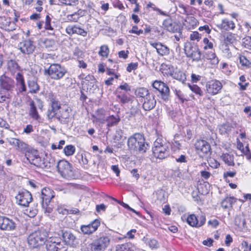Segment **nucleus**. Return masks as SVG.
<instances>
[{"label": "nucleus", "instance_id": "1", "mask_svg": "<svg viewBox=\"0 0 251 251\" xmlns=\"http://www.w3.org/2000/svg\"><path fill=\"white\" fill-rule=\"evenodd\" d=\"M0 102L9 100L12 96L14 88V81L11 78L2 75L0 77Z\"/></svg>", "mask_w": 251, "mask_h": 251}, {"label": "nucleus", "instance_id": "2", "mask_svg": "<svg viewBox=\"0 0 251 251\" xmlns=\"http://www.w3.org/2000/svg\"><path fill=\"white\" fill-rule=\"evenodd\" d=\"M152 152L157 158L163 159L167 158L170 154L169 143L162 138H157L154 142Z\"/></svg>", "mask_w": 251, "mask_h": 251}, {"label": "nucleus", "instance_id": "3", "mask_svg": "<svg viewBox=\"0 0 251 251\" xmlns=\"http://www.w3.org/2000/svg\"><path fill=\"white\" fill-rule=\"evenodd\" d=\"M127 145L131 150L142 153L145 152L148 147L144 136L140 133H135L130 136L128 139Z\"/></svg>", "mask_w": 251, "mask_h": 251}, {"label": "nucleus", "instance_id": "4", "mask_svg": "<svg viewBox=\"0 0 251 251\" xmlns=\"http://www.w3.org/2000/svg\"><path fill=\"white\" fill-rule=\"evenodd\" d=\"M55 196L54 192L49 188H44L41 191L42 206L45 213L50 214L52 211V208L50 206V201Z\"/></svg>", "mask_w": 251, "mask_h": 251}, {"label": "nucleus", "instance_id": "5", "mask_svg": "<svg viewBox=\"0 0 251 251\" xmlns=\"http://www.w3.org/2000/svg\"><path fill=\"white\" fill-rule=\"evenodd\" d=\"M64 67L59 64H52L48 69H45L44 74L48 75L51 79L58 80L62 78L66 74Z\"/></svg>", "mask_w": 251, "mask_h": 251}, {"label": "nucleus", "instance_id": "6", "mask_svg": "<svg viewBox=\"0 0 251 251\" xmlns=\"http://www.w3.org/2000/svg\"><path fill=\"white\" fill-rule=\"evenodd\" d=\"M46 240V233L38 230L31 233L28 236L27 242L31 248H36L43 245Z\"/></svg>", "mask_w": 251, "mask_h": 251}, {"label": "nucleus", "instance_id": "7", "mask_svg": "<svg viewBox=\"0 0 251 251\" xmlns=\"http://www.w3.org/2000/svg\"><path fill=\"white\" fill-rule=\"evenodd\" d=\"M57 168L59 173L64 178L70 179L74 178L75 176L71 164L66 160L59 161Z\"/></svg>", "mask_w": 251, "mask_h": 251}, {"label": "nucleus", "instance_id": "8", "mask_svg": "<svg viewBox=\"0 0 251 251\" xmlns=\"http://www.w3.org/2000/svg\"><path fill=\"white\" fill-rule=\"evenodd\" d=\"M110 238L109 236H103L94 240L90 244L91 251H104L109 245Z\"/></svg>", "mask_w": 251, "mask_h": 251}, {"label": "nucleus", "instance_id": "9", "mask_svg": "<svg viewBox=\"0 0 251 251\" xmlns=\"http://www.w3.org/2000/svg\"><path fill=\"white\" fill-rule=\"evenodd\" d=\"M184 50L186 56L191 58L193 61L199 62L201 60V52L197 45L186 43Z\"/></svg>", "mask_w": 251, "mask_h": 251}, {"label": "nucleus", "instance_id": "10", "mask_svg": "<svg viewBox=\"0 0 251 251\" xmlns=\"http://www.w3.org/2000/svg\"><path fill=\"white\" fill-rule=\"evenodd\" d=\"M47 251H66L67 249L60 242L58 237H50L46 240Z\"/></svg>", "mask_w": 251, "mask_h": 251}, {"label": "nucleus", "instance_id": "11", "mask_svg": "<svg viewBox=\"0 0 251 251\" xmlns=\"http://www.w3.org/2000/svg\"><path fill=\"white\" fill-rule=\"evenodd\" d=\"M29 115L34 120H39L40 119V116L37 111V108L41 111L43 110V102L39 99H36L35 100H31L29 104Z\"/></svg>", "mask_w": 251, "mask_h": 251}, {"label": "nucleus", "instance_id": "12", "mask_svg": "<svg viewBox=\"0 0 251 251\" xmlns=\"http://www.w3.org/2000/svg\"><path fill=\"white\" fill-rule=\"evenodd\" d=\"M152 87L159 91L163 100H169L170 89L166 84L161 81L155 80L152 83Z\"/></svg>", "mask_w": 251, "mask_h": 251}, {"label": "nucleus", "instance_id": "13", "mask_svg": "<svg viewBox=\"0 0 251 251\" xmlns=\"http://www.w3.org/2000/svg\"><path fill=\"white\" fill-rule=\"evenodd\" d=\"M206 91L211 95H215L218 94L223 87L220 81L217 80H211L206 82Z\"/></svg>", "mask_w": 251, "mask_h": 251}, {"label": "nucleus", "instance_id": "14", "mask_svg": "<svg viewBox=\"0 0 251 251\" xmlns=\"http://www.w3.org/2000/svg\"><path fill=\"white\" fill-rule=\"evenodd\" d=\"M16 199L19 205L26 207L32 201V197L31 193L27 190L19 192L16 196Z\"/></svg>", "mask_w": 251, "mask_h": 251}, {"label": "nucleus", "instance_id": "15", "mask_svg": "<svg viewBox=\"0 0 251 251\" xmlns=\"http://www.w3.org/2000/svg\"><path fill=\"white\" fill-rule=\"evenodd\" d=\"M50 102V107L47 112V118L50 122L53 118L57 117V111L61 108V104L58 100L52 98Z\"/></svg>", "mask_w": 251, "mask_h": 251}, {"label": "nucleus", "instance_id": "16", "mask_svg": "<svg viewBox=\"0 0 251 251\" xmlns=\"http://www.w3.org/2000/svg\"><path fill=\"white\" fill-rule=\"evenodd\" d=\"M16 224L12 220L6 217L0 216V229L3 230H15Z\"/></svg>", "mask_w": 251, "mask_h": 251}, {"label": "nucleus", "instance_id": "17", "mask_svg": "<svg viewBox=\"0 0 251 251\" xmlns=\"http://www.w3.org/2000/svg\"><path fill=\"white\" fill-rule=\"evenodd\" d=\"M19 48L23 53L29 54L34 52L35 46L30 40H25L19 44Z\"/></svg>", "mask_w": 251, "mask_h": 251}, {"label": "nucleus", "instance_id": "18", "mask_svg": "<svg viewBox=\"0 0 251 251\" xmlns=\"http://www.w3.org/2000/svg\"><path fill=\"white\" fill-rule=\"evenodd\" d=\"M205 217L203 215L198 218L195 214H191L187 219V222L192 226L200 227L205 223Z\"/></svg>", "mask_w": 251, "mask_h": 251}, {"label": "nucleus", "instance_id": "19", "mask_svg": "<svg viewBox=\"0 0 251 251\" xmlns=\"http://www.w3.org/2000/svg\"><path fill=\"white\" fill-rule=\"evenodd\" d=\"M62 238L66 244L72 247H75L78 244V240L75 236L70 231L62 232Z\"/></svg>", "mask_w": 251, "mask_h": 251}, {"label": "nucleus", "instance_id": "20", "mask_svg": "<svg viewBox=\"0 0 251 251\" xmlns=\"http://www.w3.org/2000/svg\"><path fill=\"white\" fill-rule=\"evenodd\" d=\"M195 149L198 153H207L210 150V146L205 140H198L195 144Z\"/></svg>", "mask_w": 251, "mask_h": 251}, {"label": "nucleus", "instance_id": "21", "mask_svg": "<svg viewBox=\"0 0 251 251\" xmlns=\"http://www.w3.org/2000/svg\"><path fill=\"white\" fill-rule=\"evenodd\" d=\"M217 26L221 30L228 31L234 29L235 24L233 21L226 18L222 20L221 23L217 24Z\"/></svg>", "mask_w": 251, "mask_h": 251}, {"label": "nucleus", "instance_id": "22", "mask_svg": "<svg viewBox=\"0 0 251 251\" xmlns=\"http://www.w3.org/2000/svg\"><path fill=\"white\" fill-rule=\"evenodd\" d=\"M97 120L102 124L107 122V126L111 127L116 125L120 121V119L118 117H115L113 115L107 117L105 119L99 117L97 118Z\"/></svg>", "mask_w": 251, "mask_h": 251}, {"label": "nucleus", "instance_id": "23", "mask_svg": "<svg viewBox=\"0 0 251 251\" xmlns=\"http://www.w3.org/2000/svg\"><path fill=\"white\" fill-rule=\"evenodd\" d=\"M66 32L70 35H72L74 34H77L83 37H85L87 34V32L86 31L75 25L68 26L66 28Z\"/></svg>", "mask_w": 251, "mask_h": 251}, {"label": "nucleus", "instance_id": "24", "mask_svg": "<svg viewBox=\"0 0 251 251\" xmlns=\"http://www.w3.org/2000/svg\"><path fill=\"white\" fill-rule=\"evenodd\" d=\"M156 104V100L153 95H148L144 99L143 108L146 111H149L153 109Z\"/></svg>", "mask_w": 251, "mask_h": 251}, {"label": "nucleus", "instance_id": "25", "mask_svg": "<svg viewBox=\"0 0 251 251\" xmlns=\"http://www.w3.org/2000/svg\"><path fill=\"white\" fill-rule=\"evenodd\" d=\"M150 45L156 50L157 53L161 56L168 55L170 53L169 48L161 43L151 42Z\"/></svg>", "mask_w": 251, "mask_h": 251}, {"label": "nucleus", "instance_id": "26", "mask_svg": "<svg viewBox=\"0 0 251 251\" xmlns=\"http://www.w3.org/2000/svg\"><path fill=\"white\" fill-rule=\"evenodd\" d=\"M170 70L173 71L170 73V75L174 79L178 80L182 83H184L186 80V76L185 74L179 69L177 68H172Z\"/></svg>", "mask_w": 251, "mask_h": 251}, {"label": "nucleus", "instance_id": "27", "mask_svg": "<svg viewBox=\"0 0 251 251\" xmlns=\"http://www.w3.org/2000/svg\"><path fill=\"white\" fill-rule=\"evenodd\" d=\"M198 23V21L195 17L188 15L183 22V25L188 29H191L195 28Z\"/></svg>", "mask_w": 251, "mask_h": 251}, {"label": "nucleus", "instance_id": "28", "mask_svg": "<svg viewBox=\"0 0 251 251\" xmlns=\"http://www.w3.org/2000/svg\"><path fill=\"white\" fill-rule=\"evenodd\" d=\"M163 25L165 28L170 32H175L179 30L178 25L171 20H165Z\"/></svg>", "mask_w": 251, "mask_h": 251}, {"label": "nucleus", "instance_id": "29", "mask_svg": "<svg viewBox=\"0 0 251 251\" xmlns=\"http://www.w3.org/2000/svg\"><path fill=\"white\" fill-rule=\"evenodd\" d=\"M84 11L80 9L76 12L68 15L66 16V19L68 22H77L80 17L84 16Z\"/></svg>", "mask_w": 251, "mask_h": 251}, {"label": "nucleus", "instance_id": "30", "mask_svg": "<svg viewBox=\"0 0 251 251\" xmlns=\"http://www.w3.org/2000/svg\"><path fill=\"white\" fill-rule=\"evenodd\" d=\"M238 36L231 32H226L223 34L224 41L226 44H233L237 41Z\"/></svg>", "mask_w": 251, "mask_h": 251}, {"label": "nucleus", "instance_id": "31", "mask_svg": "<svg viewBox=\"0 0 251 251\" xmlns=\"http://www.w3.org/2000/svg\"><path fill=\"white\" fill-rule=\"evenodd\" d=\"M70 112L68 108L61 109L60 114L57 116L56 118L61 123H65L70 117Z\"/></svg>", "mask_w": 251, "mask_h": 251}, {"label": "nucleus", "instance_id": "32", "mask_svg": "<svg viewBox=\"0 0 251 251\" xmlns=\"http://www.w3.org/2000/svg\"><path fill=\"white\" fill-rule=\"evenodd\" d=\"M9 144L16 147L21 150H25L26 148L27 145L23 141L17 138H11L8 141Z\"/></svg>", "mask_w": 251, "mask_h": 251}, {"label": "nucleus", "instance_id": "33", "mask_svg": "<svg viewBox=\"0 0 251 251\" xmlns=\"http://www.w3.org/2000/svg\"><path fill=\"white\" fill-rule=\"evenodd\" d=\"M7 65L8 69L12 73H15L20 70V66L15 60L11 59L8 61Z\"/></svg>", "mask_w": 251, "mask_h": 251}, {"label": "nucleus", "instance_id": "34", "mask_svg": "<svg viewBox=\"0 0 251 251\" xmlns=\"http://www.w3.org/2000/svg\"><path fill=\"white\" fill-rule=\"evenodd\" d=\"M205 57L208 60H210V63L211 65L215 66L219 63V59L216 56L215 52L213 51L207 52L205 54Z\"/></svg>", "mask_w": 251, "mask_h": 251}, {"label": "nucleus", "instance_id": "35", "mask_svg": "<svg viewBox=\"0 0 251 251\" xmlns=\"http://www.w3.org/2000/svg\"><path fill=\"white\" fill-rule=\"evenodd\" d=\"M143 241L152 249H156L159 247V244L154 239L144 237Z\"/></svg>", "mask_w": 251, "mask_h": 251}, {"label": "nucleus", "instance_id": "36", "mask_svg": "<svg viewBox=\"0 0 251 251\" xmlns=\"http://www.w3.org/2000/svg\"><path fill=\"white\" fill-rule=\"evenodd\" d=\"M12 23L10 18H0V26L5 30H11V28H9V25H11Z\"/></svg>", "mask_w": 251, "mask_h": 251}, {"label": "nucleus", "instance_id": "37", "mask_svg": "<svg viewBox=\"0 0 251 251\" xmlns=\"http://www.w3.org/2000/svg\"><path fill=\"white\" fill-rule=\"evenodd\" d=\"M236 202V199L233 197H226L221 203L222 207L225 209L232 206L233 203Z\"/></svg>", "mask_w": 251, "mask_h": 251}, {"label": "nucleus", "instance_id": "38", "mask_svg": "<svg viewBox=\"0 0 251 251\" xmlns=\"http://www.w3.org/2000/svg\"><path fill=\"white\" fill-rule=\"evenodd\" d=\"M221 158L226 164L228 166H234V156L228 153H223Z\"/></svg>", "mask_w": 251, "mask_h": 251}, {"label": "nucleus", "instance_id": "39", "mask_svg": "<svg viewBox=\"0 0 251 251\" xmlns=\"http://www.w3.org/2000/svg\"><path fill=\"white\" fill-rule=\"evenodd\" d=\"M135 95L138 97L145 98L150 94L147 89L143 87L138 88L135 90Z\"/></svg>", "mask_w": 251, "mask_h": 251}, {"label": "nucleus", "instance_id": "40", "mask_svg": "<svg viewBox=\"0 0 251 251\" xmlns=\"http://www.w3.org/2000/svg\"><path fill=\"white\" fill-rule=\"evenodd\" d=\"M116 251H134V248L129 243L118 245L116 247Z\"/></svg>", "mask_w": 251, "mask_h": 251}, {"label": "nucleus", "instance_id": "41", "mask_svg": "<svg viewBox=\"0 0 251 251\" xmlns=\"http://www.w3.org/2000/svg\"><path fill=\"white\" fill-rule=\"evenodd\" d=\"M27 159L31 164L37 167L41 168L45 167L42 162L41 158L39 156H35L33 158H30V157H27Z\"/></svg>", "mask_w": 251, "mask_h": 251}, {"label": "nucleus", "instance_id": "42", "mask_svg": "<svg viewBox=\"0 0 251 251\" xmlns=\"http://www.w3.org/2000/svg\"><path fill=\"white\" fill-rule=\"evenodd\" d=\"M28 84L30 93H36L39 90V87L34 80H29Z\"/></svg>", "mask_w": 251, "mask_h": 251}, {"label": "nucleus", "instance_id": "43", "mask_svg": "<svg viewBox=\"0 0 251 251\" xmlns=\"http://www.w3.org/2000/svg\"><path fill=\"white\" fill-rule=\"evenodd\" d=\"M109 52V49L107 45H103L100 47L99 54L100 55L107 57Z\"/></svg>", "mask_w": 251, "mask_h": 251}, {"label": "nucleus", "instance_id": "44", "mask_svg": "<svg viewBox=\"0 0 251 251\" xmlns=\"http://www.w3.org/2000/svg\"><path fill=\"white\" fill-rule=\"evenodd\" d=\"M64 152L67 156L72 155L75 151V148L73 145H68L64 149Z\"/></svg>", "mask_w": 251, "mask_h": 251}, {"label": "nucleus", "instance_id": "45", "mask_svg": "<svg viewBox=\"0 0 251 251\" xmlns=\"http://www.w3.org/2000/svg\"><path fill=\"white\" fill-rule=\"evenodd\" d=\"M189 87L191 90L195 93L197 95H199L200 96L203 95V92L201 90V88L197 85H188Z\"/></svg>", "mask_w": 251, "mask_h": 251}, {"label": "nucleus", "instance_id": "46", "mask_svg": "<svg viewBox=\"0 0 251 251\" xmlns=\"http://www.w3.org/2000/svg\"><path fill=\"white\" fill-rule=\"evenodd\" d=\"M243 45L248 50H251V37L247 36L243 39Z\"/></svg>", "mask_w": 251, "mask_h": 251}, {"label": "nucleus", "instance_id": "47", "mask_svg": "<svg viewBox=\"0 0 251 251\" xmlns=\"http://www.w3.org/2000/svg\"><path fill=\"white\" fill-rule=\"evenodd\" d=\"M203 43L204 44L203 49L206 50L207 49H212L213 48V44L212 42H210L208 38H204L203 39Z\"/></svg>", "mask_w": 251, "mask_h": 251}, {"label": "nucleus", "instance_id": "48", "mask_svg": "<svg viewBox=\"0 0 251 251\" xmlns=\"http://www.w3.org/2000/svg\"><path fill=\"white\" fill-rule=\"evenodd\" d=\"M81 230L84 234H90L94 232L93 230H91L90 225L82 226H81Z\"/></svg>", "mask_w": 251, "mask_h": 251}, {"label": "nucleus", "instance_id": "49", "mask_svg": "<svg viewBox=\"0 0 251 251\" xmlns=\"http://www.w3.org/2000/svg\"><path fill=\"white\" fill-rule=\"evenodd\" d=\"M43 44L46 48H50L55 45V41L53 39H46L43 41Z\"/></svg>", "mask_w": 251, "mask_h": 251}, {"label": "nucleus", "instance_id": "50", "mask_svg": "<svg viewBox=\"0 0 251 251\" xmlns=\"http://www.w3.org/2000/svg\"><path fill=\"white\" fill-rule=\"evenodd\" d=\"M18 75L20 77V79L19 80V83L21 85V87L20 88V92H25L26 91V89L25 85V84L24 79L23 77H22V76L19 73H18Z\"/></svg>", "mask_w": 251, "mask_h": 251}, {"label": "nucleus", "instance_id": "51", "mask_svg": "<svg viewBox=\"0 0 251 251\" xmlns=\"http://www.w3.org/2000/svg\"><path fill=\"white\" fill-rule=\"evenodd\" d=\"M240 62L243 66L250 67L251 65V62L247 59L245 56L240 57Z\"/></svg>", "mask_w": 251, "mask_h": 251}, {"label": "nucleus", "instance_id": "52", "mask_svg": "<svg viewBox=\"0 0 251 251\" xmlns=\"http://www.w3.org/2000/svg\"><path fill=\"white\" fill-rule=\"evenodd\" d=\"M120 101L123 103H126L128 102L130 99L125 94L118 95L117 96Z\"/></svg>", "mask_w": 251, "mask_h": 251}, {"label": "nucleus", "instance_id": "53", "mask_svg": "<svg viewBox=\"0 0 251 251\" xmlns=\"http://www.w3.org/2000/svg\"><path fill=\"white\" fill-rule=\"evenodd\" d=\"M51 19L49 15H47L45 22V28L47 30H53L50 25Z\"/></svg>", "mask_w": 251, "mask_h": 251}, {"label": "nucleus", "instance_id": "54", "mask_svg": "<svg viewBox=\"0 0 251 251\" xmlns=\"http://www.w3.org/2000/svg\"><path fill=\"white\" fill-rule=\"evenodd\" d=\"M138 63H131L129 64L126 68V71L131 72L133 70H135L138 67Z\"/></svg>", "mask_w": 251, "mask_h": 251}, {"label": "nucleus", "instance_id": "55", "mask_svg": "<svg viewBox=\"0 0 251 251\" xmlns=\"http://www.w3.org/2000/svg\"><path fill=\"white\" fill-rule=\"evenodd\" d=\"M201 37V34L197 31H194L190 34V39L191 40L199 41Z\"/></svg>", "mask_w": 251, "mask_h": 251}, {"label": "nucleus", "instance_id": "56", "mask_svg": "<svg viewBox=\"0 0 251 251\" xmlns=\"http://www.w3.org/2000/svg\"><path fill=\"white\" fill-rule=\"evenodd\" d=\"M91 227V230L95 232L100 225V222L98 220H95L91 224H89Z\"/></svg>", "mask_w": 251, "mask_h": 251}, {"label": "nucleus", "instance_id": "57", "mask_svg": "<svg viewBox=\"0 0 251 251\" xmlns=\"http://www.w3.org/2000/svg\"><path fill=\"white\" fill-rule=\"evenodd\" d=\"M118 89L123 90L126 92L130 91L131 90L130 86L126 83H125L124 84L120 85L117 89ZM117 91H118V90H117Z\"/></svg>", "mask_w": 251, "mask_h": 251}, {"label": "nucleus", "instance_id": "58", "mask_svg": "<svg viewBox=\"0 0 251 251\" xmlns=\"http://www.w3.org/2000/svg\"><path fill=\"white\" fill-rule=\"evenodd\" d=\"M129 33H135L138 35H139L143 33V31L141 29L138 30L137 26L135 25L132 27V29L129 30Z\"/></svg>", "mask_w": 251, "mask_h": 251}, {"label": "nucleus", "instance_id": "59", "mask_svg": "<svg viewBox=\"0 0 251 251\" xmlns=\"http://www.w3.org/2000/svg\"><path fill=\"white\" fill-rule=\"evenodd\" d=\"M136 232V230L135 229H132L127 232L126 233V236H125L126 238H127L129 239H133L134 237V233H135Z\"/></svg>", "mask_w": 251, "mask_h": 251}, {"label": "nucleus", "instance_id": "60", "mask_svg": "<svg viewBox=\"0 0 251 251\" xmlns=\"http://www.w3.org/2000/svg\"><path fill=\"white\" fill-rule=\"evenodd\" d=\"M33 131V126L31 125H27L24 129V132L26 134H29Z\"/></svg>", "mask_w": 251, "mask_h": 251}, {"label": "nucleus", "instance_id": "61", "mask_svg": "<svg viewBox=\"0 0 251 251\" xmlns=\"http://www.w3.org/2000/svg\"><path fill=\"white\" fill-rule=\"evenodd\" d=\"M128 51L127 50L126 51H125V50L120 51L119 52V56L120 58L126 59L128 57Z\"/></svg>", "mask_w": 251, "mask_h": 251}, {"label": "nucleus", "instance_id": "62", "mask_svg": "<svg viewBox=\"0 0 251 251\" xmlns=\"http://www.w3.org/2000/svg\"><path fill=\"white\" fill-rule=\"evenodd\" d=\"M201 78V76L199 75H196L195 74H192L191 75V79L192 81L193 82L196 83L199 81Z\"/></svg>", "mask_w": 251, "mask_h": 251}, {"label": "nucleus", "instance_id": "63", "mask_svg": "<svg viewBox=\"0 0 251 251\" xmlns=\"http://www.w3.org/2000/svg\"><path fill=\"white\" fill-rule=\"evenodd\" d=\"M106 209V206L104 204H100L96 205V210L98 212H100L101 211H104Z\"/></svg>", "mask_w": 251, "mask_h": 251}, {"label": "nucleus", "instance_id": "64", "mask_svg": "<svg viewBox=\"0 0 251 251\" xmlns=\"http://www.w3.org/2000/svg\"><path fill=\"white\" fill-rule=\"evenodd\" d=\"M201 176L204 179H208L211 176V174L206 171H202L201 172Z\"/></svg>", "mask_w": 251, "mask_h": 251}]
</instances>
